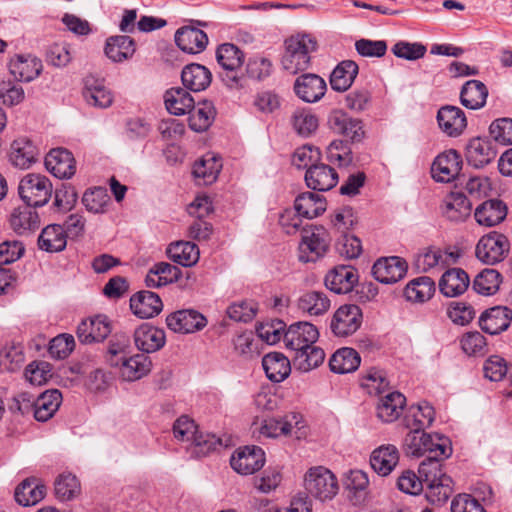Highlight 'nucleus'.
<instances>
[{
	"label": "nucleus",
	"instance_id": "nucleus-51",
	"mask_svg": "<svg viewBox=\"0 0 512 512\" xmlns=\"http://www.w3.org/2000/svg\"><path fill=\"white\" fill-rule=\"evenodd\" d=\"M434 291V281L430 277L422 276L406 285L404 296L410 302L423 303L431 298Z\"/></svg>",
	"mask_w": 512,
	"mask_h": 512
},
{
	"label": "nucleus",
	"instance_id": "nucleus-59",
	"mask_svg": "<svg viewBox=\"0 0 512 512\" xmlns=\"http://www.w3.org/2000/svg\"><path fill=\"white\" fill-rule=\"evenodd\" d=\"M445 458L427 455L419 465V477L423 483H433L443 477H449L441 469V461Z\"/></svg>",
	"mask_w": 512,
	"mask_h": 512
},
{
	"label": "nucleus",
	"instance_id": "nucleus-29",
	"mask_svg": "<svg viewBox=\"0 0 512 512\" xmlns=\"http://www.w3.org/2000/svg\"><path fill=\"white\" fill-rule=\"evenodd\" d=\"M42 62L32 56L17 55L10 60L9 71L18 81L30 82L37 78L42 71Z\"/></svg>",
	"mask_w": 512,
	"mask_h": 512
},
{
	"label": "nucleus",
	"instance_id": "nucleus-28",
	"mask_svg": "<svg viewBox=\"0 0 512 512\" xmlns=\"http://www.w3.org/2000/svg\"><path fill=\"white\" fill-rule=\"evenodd\" d=\"M181 80L185 88L199 92L209 87L212 81V74L204 65L191 63L182 69Z\"/></svg>",
	"mask_w": 512,
	"mask_h": 512
},
{
	"label": "nucleus",
	"instance_id": "nucleus-37",
	"mask_svg": "<svg viewBox=\"0 0 512 512\" xmlns=\"http://www.w3.org/2000/svg\"><path fill=\"white\" fill-rule=\"evenodd\" d=\"M295 211L304 218L312 219L326 210V200L314 192H304L294 202Z\"/></svg>",
	"mask_w": 512,
	"mask_h": 512
},
{
	"label": "nucleus",
	"instance_id": "nucleus-13",
	"mask_svg": "<svg viewBox=\"0 0 512 512\" xmlns=\"http://www.w3.org/2000/svg\"><path fill=\"white\" fill-rule=\"evenodd\" d=\"M495 142L489 138L477 137L469 141L466 147V160L475 168L490 164L497 156Z\"/></svg>",
	"mask_w": 512,
	"mask_h": 512
},
{
	"label": "nucleus",
	"instance_id": "nucleus-52",
	"mask_svg": "<svg viewBox=\"0 0 512 512\" xmlns=\"http://www.w3.org/2000/svg\"><path fill=\"white\" fill-rule=\"evenodd\" d=\"M330 307V300L324 292L308 291L298 299V308L310 315H322Z\"/></svg>",
	"mask_w": 512,
	"mask_h": 512
},
{
	"label": "nucleus",
	"instance_id": "nucleus-58",
	"mask_svg": "<svg viewBox=\"0 0 512 512\" xmlns=\"http://www.w3.org/2000/svg\"><path fill=\"white\" fill-rule=\"evenodd\" d=\"M292 125L297 134L308 137L318 128L317 117L308 109H297L292 115Z\"/></svg>",
	"mask_w": 512,
	"mask_h": 512
},
{
	"label": "nucleus",
	"instance_id": "nucleus-3",
	"mask_svg": "<svg viewBox=\"0 0 512 512\" xmlns=\"http://www.w3.org/2000/svg\"><path fill=\"white\" fill-rule=\"evenodd\" d=\"M52 192L53 186L50 179L41 174L25 175L18 186L20 198L30 207H41L47 204Z\"/></svg>",
	"mask_w": 512,
	"mask_h": 512
},
{
	"label": "nucleus",
	"instance_id": "nucleus-56",
	"mask_svg": "<svg viewBox=\"0 0 512 512\" xmlns=\"http://www.w3.org/2000/svg\"><path fill=\"white\" fill-rule=\"evenodd\" d=\"M130 340L125 334L114 335L108 345L106 361L112 367H118L120 361L129 354Z\"/></svg>",
	"mask_w": 512,
	"mask_h": 512
},
{
	"label": "nucleus",
	"instance_id": "nucleus-8",
	"mask_svg": "<svg viewBox=\"0 0 512 512\" xmlns=\"http://www.w3.org/2000/svg\"><path fill=\"white\" fill-rule=\"evenodd\" d=\"M319 338V331L309 322H297L291 324L283 335L285 347L290 352L309 348Z\"/></svg>",
	"mask_w": 512,
	"mask_h": 512
},
{
	"label": "nucleus",
	"instance_id": "nucleus-63",
	"mask_svg": "<svg viewBox=\"0 0 512 512\" xmlns=\"http://www.w3.org/2000/svg\"><path fill=\"white\" fill-rule=\"evenodd\" d=\"M427 48L422 43L399 41L392 47V53L398 57L409 61H415L423 58Z\"/></svg>",
	"mask_w": 512,
	"mask_h": 512
},
{
	"label": "nucleus",
	"instance_id": "nucleus-38",
	"mask_svg": "<svg viewBox=\"0 0 512 512\" xmlns=\"http://www.w3.org/2000/svg\"><path fill=\"white\" fill-rule=\"evenodd\" d=\"M488 89L486 85L479 80H469L462 86L460 92L461 104L468 108L477 110L486 104Z\"/></svg>",
	"mask_w": 512,
	"mask_h": 512
},
{
	"label": "nucleus",
	"instance_id": "nucleus-44",
	"mask_svg": "<svg viewBox=\"0 0 512 512\" xmlns=\"http://www.w3.org/2000/svg\"><path fill=\"white\" fill-rule=\"evenodd\" d=\"M406 398L400 392H391L380 399L377 405V416L383 422H393L402 413Z\"/></svg>",
	"mask_w": 512,
	"mask_h": 512
},
{
	"label": "nucleus",
	"instance_id": "nucleus-36",
	"mask_svg": "<svg viewBox=\"0 0 512 512\" xmlns=\"http://www.w3.org/2000/svg\"><path fill=\"white\" fill-rule=\"evenodd\" d=\"M165 106L173 115H184L190 113L195 105L194 98L190 93L181 87H173L166 91Z\"/></svg>",
	"mask_w": 512,
	"mask_h": 512
},
{
	"label": "nucleus",
	"instance_id": "nucleus-11",
	"mask_svg": "<svg viewBox=\"0 0 512 512\" xmlns=\"http://www.w3.org/2000/svg\"><path fill=\"white\" fill-rule=\"evenodd\" d=\"M406 272V261L397 256L380 258L372 267L373 277L382 284L396 283L405 276Z\"/></svg>",
	"mask_w": 512,
	"mask_h": 512
},
{
	"label": "nucleus",
	"instance_id": "nucleus-46",
	"mask_svg": "<svg viewBox=\"0 0 512 512\" xmlns=\"http://www.w3.org/2000/svg\"><path fill=\"white\" fill-rule=\"evenodd\" d=\"M216 109L209 100H203L189 113V127L196 132L206 131L214 122Z\"/></svg>",
	"mask_w": 512,
	"mask_h": 512
},
{
	"label": "nucleus",
	"instance_id": "nucleus-31",
	"mask_svg": "<svg viewBox=\"0 0 512 512\" xmlns=\"http://www.w3.org/2000/svg\"><path fill=\"white\" fill-rule=\"evenodd\" d=\"M469 282V276L463 269L452 268L440 278L439 289L446 297H456L467 290Z\"/></svg>",
	"mask_w": 512,
	"mask_h": 512
},
{
	"label": "nucleus",
	"instance_id": "nucleus-12",
	"mask_svg": "<svg viewBox=\"0 0 512 512\" xmlns=\"http://www.w3.org/2000/svg\"><path fill=\"white\" fill-rule=\"evenodd\" d=\"M166 324L174 332L188 334L203 329L207 319L196 310L184 309L169 314Z\"/></svg>",
	"mask_w": 512,
	"mask_h": 512
},
{
	"label": "nucleus",
	"instance_id": "nucleus-27",
	"mask_svg": "<svg viewBox=\"0 0 512 512\" xmlns=\"http://www.w3.org/2000/svg\"><path fill=\"white\" fill-rule=\"evenodd\" d=\"M83 97L94 107L107 108L112 104L113 97L102 79L90 75L84 79Z\"/></svg>",
	"mask_w": 512,
	"mask_h": 512
},
{
	"label": "nucleus",
	"instance_id": "nucleus-41",
	"mask_svg": "<svg viewBox=\"0 0 512 512\" xmlns=\"http://www.w3.org/2000/svg\"><path fill=\"white\" fill-rule=\"evenodd\" d=\"M344 488L348 491V497L354 505H361L367 497L369 485L368 476L361 470H351L343 482Z\"/></svg>",
	"mask_w": 512,
	"mask_h": 512
},
{
	"label": "nucleus",
	"instance_id": "nucleus-2",
	"mask_svg": "<svg viewBox=\"0 0 512 512\" xmlns=\"http://www.w3.org/2000/svg\"><path fill=\"white\" fill-rule=\"evenodd\" d=\"M216 58L223 68L221 79L230 90H240L246 86V79L241 71L244 53L232 43L221 44L216 51Z\"/></svg>",
	"mask_w": 512,
	"mask_h": 512
},
{
	"label": "nucleus",
	"instance_id": "nucleus-23",
	"mask_svg": "<svg viewBox=\"0 0 512 512\" xmlns=\"http://www.w3.org/2000/svg\"><path fill=\"white\" fill-rule=\"evenodd\" d=\"M134 341L139 350L145 353H153L165 345L166 336L163 329L145 323L135 330Z\"/></svg>",
	"mask_w": 512,
	"mask_h": 512
},
{
	"label": "nucleus",
	"instance_id": "nucleus-55",
	"mask_svg": "<svg viewBox=\"0 0 512 512\" xmlns=\"http://www.w3.org/2000/svg\"><path fill=\"white\" fill-rule=\"evenodd\" d=\"M502 281L501 274L495 269H484L473 282V289L482 295H492L499 289Z\"/></svg>",
	"mask_w": 512,
	"mask_h": 512
},
{
	"label": "nucleus",
	"instance_id": "nucleus-26",
	"mask_svg": "<svg viewBox=\"0 0 512 512\" xmlns=\"http://www.w3.org/2000/svg\"><path fill=\"white\" fill-rule=\"evenodd\" d=\"M507 215L506 204L499 199H490L480 204L474 213L478 224L492 227L501 223Z\"/></svg>",
	"mask_w": 512,
	"mask_h": 512
},
{
	"label": "nucleus",
	"instance_id": "nucleus-18",
	"mask_svg": "<svg viewBox=\"0 0 512 512\" xmlns=\"http://www.w3.org/2000/svg\"><path fill=\"white\" fill-rule=\"evenodd\" d=\"M326 89L324 79L312 73L299 76L294 84L296 95L308 103L319 101L324 96Z\"/></svg>",
	"mask_w": 512,
	"mask_h": 512
},
{
	"label": "nucleus",
	"instance_id": "nucleus-47",
	"mask_svg": "<svg viewBox=\"0 0 512 512\" xmlns=\"http://www.w3.org/2000/svg\"><path fill=\"white\" fill-rule=\"evenodd\" d=\"M361 362L358 352L349 347L337 350L329 360V366L332 372L345 374L355 371Z\"/></svg>",
	"mask_w": 512,
	"mask_h": 512
},
{
	"label": "nucleus",
	"instance_id": "nucleus-1",
	"mask_svg": "<svg viewBox=\"0 0 512 512\" xmlns=\"http://www.w3.org/2000/svg\"><path fill=\"white\" fill-rule=\"evenodd\" d=\"M285 52L281 59L284 70L291 74L305 71L311 62V53L318 48L317 40L309 34H297L284 42Z\"/></svg>",
	"mask_w": 512,
	"mask_h": 512
},
{
	"label": "nucleus",
	"instance_id": "nucleus-62",
	"mask_svg": "<svg viewBox=\"0 0 512 512\" xmlns=\"http://www.w3.org/2000/svg\"><path fill=\"white\" fill-rule=\"evenodd\" d=\"M109 201L110 197L107 194V190L102 187L88 190L82 197V203L86 209L92 213L104 212V208Z\"/></svg>",
	"mask_w": 512,
	"mask_h": 512
},
{
	"label": "nucleus",
	"instance_id": "nucleus-7",
	"mask_svg": "<svg viewBox=\"0 0 512 512\" xmlns=\"http://www.w3.org/2000/svg\"><path fill=\"white\" fill-rule=\"evenodd\" d=\"M328 246L329 241L323 227L303 228L299 259L302 262H314L326 253Z\"/></svg>",
	"mask_w": 512,
	"mask_h": 512
},
{
	"label": "nucleus",
	"instance_id": "nucleus-14",
	"mask_svg": "<svg viewBox=\"0 0 512 512\" xmlns=\"http://www.w3.org/2000/svg\"><path fill=\"white\" fill-rule=\"evenodd\" d=\"M462 167L461 156L456 150L446 151L436 157L432 164V176L437 182H450L457 177Z\"/></svg>",
	"mask_w": 512,
	"mask_h": 512
},
{
	"label": "nucleus",
	"instance_id": "nucleus-53",
	"mask_svg": "<svg viewBox=\"0 0 512 512\" xmlns=\"http://www.w3.org/2000/svg\"><path fill=\"white\" fill-rule=\"evenodd\" d=\"M10 223L16 233L23 234L25 231L37 229L39 227V218L33 207L26 205L14 209L11 214Z\"/></svg>",
	"mask_w": 512,
	"mask_h": 512
},
{
	"label": "nucleus",
	"instance_id": "nucleus-32",
	"mask_svg": "<svg viewBox=\"0 0 512 512\" xmlns=\"http://www.w3.org/2000/svg\"><path fill=\"white\" fill-rule=\"evenodd\" d=\"M399 461L398 449L391 444L382 445L375 449L370 456V465L373 470L381 475L387 476L395 468Z\"/></svg>",
	"mask_w": 512,
	"mask_h": 512
},
{
	"label": "nucleus",
	"instance_id": "nucleus-60",
	"mask_svg": "<svg viewBox=\"0 0 512 512\" xmlns=\"http://www.w3.org/2000/svg\"><path fill=\"white\" fill-rule=\"evenodd\" d=\"M80 483L76 476L68 473L60 475L55 481V495L61 501H68L80 493Z\"/></svg>",
	"mask_w": 512,
	"mask_h": 512
},
{
	"label": "nucleus",
	"instance_id": "nucleus-19",
	"mask_svg": "<svg viewBox=\"0 0 512 512\" xmlns=\"http://www.w3.org/2000/svg\"><path fill=\"white\" fill-rule=\"evenodd\" d=\"M357 281V270L347 265L334 267L325 277L326 287L337 294L350 292Z\"/></svg>",
	"mask_w": 512,
	"mask_h": 512
},
{
	"label": "nucleus",
	"instance_id": "nucleus-43",
	"mask_svg": "<svg viewBox=\"0 0 512 512\" xmlns=\"http://www.w3.org/2000/svg\"><path fill=\"white\" fill-rule=\"evenodd\" d=\"M121 376L126 381H135L148 374L151 361L144 354L128 355L120 361Z\"/></svg>",
	"mask_w": 512,
	"mask_h": 512
},
{
	"label": "nucleus",
	"instance_id": "nucleus-16",
	"mask_svg": "<svg viewBox=\"0 0 512 512\" xmlns=\"http://www.w3.org/2000/svg\"><path fill=\"white\" fill-rule=\"evenodd\" d=\"M512 321V310L506 306H495L484 311L479 318L480 328L496 335L507 330Z\"/></svg>",
	"mask_w": 512,
	"mask_h": 512
},
{
	"label": "nucleus",
	"instance_id": "nucleus-4",
	"mask_svg": "<svg viewBox=\"0 0 512 512\" xmlns=\"http://www.w3.org/2000/svg\"><path fill=\"white\" fill-rule=\"evenodd\" d=\"M304 486L311 496L322 502L333 499L339 489L335 475L323 466L313 467L307 471Z\"/></svg>",
	"mask_w": 512,
	"mask_h": 512
},
{
	"label": "nucleus",
	"instance_id": "nucleus-17",
	"mask_svg": "<svg viewBox=\"0 0 512 512\" xmlns=\"http://www.w3.org/2000/svg\"><path fill=\"white\" fill-rule=\"evenodd\" d=\"M305 182L313 190L328 191L338 183V174L334 168L319 161L306 170Z\"/></svg>",
	"mask_w": 512,
	"mask_h": 512
},
{
	"label": "nucleus",
	"instance_id": "nucleus-49",
	"mask_svg": "<svg viewBox=\"0 0 512 512\" xmlns=\"http://www.w3.org/2000/svg\"><path fill=\"white\" fill-rule=\"evenodd\" d=\"M222 169L221 159L213 153H207L193 166L195 178L202 179L203 184L208 185L216 181Z\"/></svg>",
	"mask_w": 512,
	"mask_h": 512
},
{
	"label": "nucleus",
	"instance_id": "nucleus-33",
	"mask_svg": "<svg viewBox=\"0 0 512 512\" xmlns=\"http://www.w3.org/2000/svg\"><path fill=\"white\" fill-rule=\"evenodd\" d=\"M38 154V149L30 139L20 137L12 142L9 157L14 166L26 169L37 160Z\"/></svg>",
	"mask_w": 512,
	"mask_h": 512
},
{
	"label": "nucleus",
	"instance_id": "nucleus-10",
	"mask_svg": "<svg viewBox=\"0 0 512 512\" xmlns=\"http://www.w3.org/2000/svg\"><path fill=\"white\" fill-rule=\"evenodd\" d=\"M264 462V451L257 446L239 448L230 460L231 467L243 475L253 474L260 470Z\"/></svg>",
	"mask_w": 512,
	"mask_h": 512
},
{
	"label": "nucleus",
	"instance_id": "nucleus-34",
	"mask_svg": "<svg viewBox=\"0 0 512 512\" xmlns=\"http://www.w3.org/2000/svg\"><path fill=\"white\" fill-rule=\"evenodd\" d=\"M262 366L267 378L275 383L285 380L291 372L288 357L280 352H270L262 358Z\"/></svg>",
	"mask_w": 512,
	"mask_h": 512
},
{
	"label": "nucleus",
	"instance_id": "nucleus-40",
	"mask_svg": "<svg viewBox=\"0 0 512 512\" xmlns=\"http://www.w3.org/2000/svg\"><path fill=\"white\" fill-rule=\"evenodd\" d=\"M359 71L357 63L353 60L340 62L332 71L330 76L331 88L335 91L344 92L354 82Z\"/></svg>",
	"mask_w": 512,
	"mask_h": 512
},
{
	"label": "nucleus",
	"instance_id": "nucleus-25",
	"mask_svg": "<svg viewBox=\"0 0 512 512\" xmlns=\"http://www.w3.org/2000/svg\"><path fill=\"white\" fill-rule=\"evenodd\" d=\"M175 42L183 52L197 54L205 50L208 36L198 28L185 26L176 31Z\"/></svg>",
	"mask_w": 512,
	"mask_h": 512
},
{
	"label": "nucleus",
	"instance_id": "nucleus-35",
	"mask_svg": "<svg viewBox=\"0 0 512 512\" xmlns=\"http://www.w3.org/2000/svg\"><path fill=\"white\" fill-rule=\"evenodd\" d=\"M106 56L114 62H122L131 58L136 51L135 41L127 35L111 36L105 44Z\"/></svg>",
	"mask_w": 512,
	"mask_h": 512
},
{
	"label": "nucleus",
	"instance_id": "nucleus-57",
	"mask_svg": "<svg viewBox=\"0 0 512 512\" xmlns=\"http://www.w3.org/2000/svg\"><path fill=\"white\" fill-rule=\"evenodd\" d=\"M452 479L451 477H443L433 483H426V499L434 505H441L445 503L452 494Z\"/></svg>",
	"mask_w": 512,
	"mask_h": 512
},
{
	"label": "nucleus",
	"instance_id": "nucleus-48",
	"mask_svg": "<svg viewBox=\"0 0 512 512\" xmlns=\"http://www.w3.org/2000/svg\"><path fill=\"white\" fill-rule=\"evenodd\" d=\"M46 493V488L38 484L35 478L22 481L15 489V500L22 506H31L41 501Z\"/></svg>",
	"mask_w": 512,
	"mask_h": 512
},
{
	"label": "nucleus",
	"instance_id": "nucleus-61",
	"mask_svg": "<svg viewBox=\"0 0 512 512\" xmlns=\"http://www.w3.org/2000/svg\"><path fill=\"white\" fill-rule=\"evenodd\" d=\"M220 445H222L221 439L215 435L198 432L191 442L190 450L193 456L202 457L214 451Z\"/></svg>",
	"mask_w": 512,
	"mask_h": 512
},
{
	"label": "nucleus",
	"instance_id": "nucleus-15",
	"mask_svg": "<svg viewBox=\"0 0 512 512\" xmlns=\"http://www.w3.org/2000/svg\"><path fill=\"white\" fill-rule=\"evenodd\" d=\"M46 169L59 179H69L76 172L73 154L65 148H54L45 157Z\"/></svg>",
	"mask_w": 512,
	"mask_h": 512
},
{
	"label": "nucleus",
	"instance_id": "nucleus-6",
	"mask_svg": "<svg viewBox=\"0 0 512 512\" xmlns=\"http://www.w3.org/2000/svg\"><path fill=\"white\" fill-rule=\"evenodd\" d=\"M362 310L355 304L340 306L334 313L330 328L335 336L347 337L354 334L361 326Z\"/></svg>",
	"mask_w": 512,
	"mask_h": 512
},
{
	"label": "nucleus",
	"instance_id": "nucleus-9",
	"mask_svg": "<svg viewBox=\"0 0 512 512\" xmlns=\"http://www.w3.org/2000/svg\"><path fill=\"white\" fill-rule=\"evenodd\" d=\"M328 125L336 134L352 143H359L365 136L362 121L352 118L343 110H334L328 117Z\"/></svg>",
	"mask_w": 512,
	"mask_h": 512
},
{
	"label": "nucleus",
	"instance_id": "nucleus-42",
	"mask_svg": "<svg viewBox=\"0 0 512 512\" xmlns=\"http://www.w3.org/2000/svg\"><path fill=\"white\" fill-rule=\"evenodd\" d=\"M61 402L62 394L59 390H46L36 397L34 418L41 422L49 420L59 409Z\"/></svg>",
	"mask_w": 512,
	"mask_h": 512
},
{
	"label": "nucleus",
	"instance_id": "nucleus-30",
	"mask_svg": "<svg viewBox=\"0 0 512 512\" xmlns=\"http://www.w3.org/2000/svg\"><path fill=\"white\" fill-rule=\"evenodd\" d=\"M472 202L460 192L450 193L443 201L442 214L450 221L460 222L470 216Z\"/></svg>",
	"mask_w": 512,
	"mask_h": 512
},
{
	"label": "nucleus",
	"instance_id": "nucleus-24",
	"mask_svg": "<svg viewBox=\"0 0 512 512\" xmlns=\"http://www.w3.org/2000/svg\"><path fill=\"white\" fill-rule=\"evenodd\" d=\"M132 312L142 319L158 315L163 308L161 298L151 291H139L130 298Z\"/></svg>",
	"mask_w": 512,
	"mask_h": 512
},
{
	"label": "nucleus",
	"instance_id": "nucleus-54",
	"mask_svg": "<svg viewBox=\"0 0 512 512\" xmlns=\"http://www.w3.org/2000/svg\"><path fill=\"white\" fill-rule=\"evenodd\" d=\"M434 408L427 402L419 403L417 406H412L408 414L405 416V426L407 428L424 429L429 427L434 421Z\"/></svg>",
	"mask_w": 512,
	"mask_h": 512
},
{
	"label": "nucleus",
	"instance_id": "nucleus-64",
	"mask_svg": "<svg viewBox=\"0 0 512 512\" xmlns=\"http://www.w3.org/2000/svg\"><path fill=\"white\" fill-rule=\"evenodd\" d=\"M321 159V152L312 145H303L296 149L292 157V163L299 169L312 167Z\"/></svg>",
	"mask_w": 512,
	"mask_h": 512
},
{
	"label": "nucleus",
	"instance_id": "nucleus-45",
	"mask_svg": "<svg viewBox=\"0 0 512 512\" xmlns=\"http://www.w3.org/2000/svg\"><path fill=\"white\" fill-rule=\"evenodd\" d=\"M166 252L173 262L184 267H191L199 260V248L192 242L178 241L172 243L168 246Z\"/></svg>",
	"mask_w": 512,
	"mask_h": 512
},
{
	"label": "nucleus",
	"instance_id": "nucleus-22",
	"mask_svg": "<svg viewBox=\"0 0 512 512\" xmlns=\"http://www.w3.org/2000/svg\"><path fill=\"white\" fill-rule=\"evenodd\" d=\"M440 129L450 137H457L467 126L465 113L456 106L446 105L437 112Z\"/></svg>",
	"mask_w": 512,
	"mask_h": 512
},
{
	"label": "nucleus",
	"instance_id": "nucleus-50",
	"mask_svg": "<svg viewBox=\"0 0 512 512\" xmlns=\"http://www.w3.org/2000/svg\"><path fill=\"white\" fill-rule=\"evenodd\" d=\"M292 362L294 367L302 372H309L320 366L325 359V352L315 345L309 348L293 352Z\"/></svg>",
	"mask_w": 512,
	"mask_h": 512
},
{
	"label": "nucleus",
	"instance_id": "nucleus-5",
	"mask_svg": "<svg viewBox=\"0 0 512 512\" xmlns=\"http://www.w3.org/2000/svg\"><path fill=\"white\" fill-rule=\"evenodd\" d=\"M509 251V241L503 234L491 232L479 240L475 254L485 264L493 265L502 261Z\"/></svg>",
	"mask_w": 512,
	"mask_h": 512
},
{
	"label": "nucleus",
	"instance_id": "nucleus-20",
	"mask_svg": "<svg viewBox=\"0 0 512 512\" xmlns=\"http://www.w3.org/2000/svg\"><path fill=\"white\" fill-rule=\"evenodd\" d=\"M111 333V326L105 316L83 320L77 327L78 340L83 344L103 341Z\"/></svg>",
	"mask_w": 512,
	"mask_h": 512
},
{
	"label": "nucleus",
	"instance_id": "nucleus-21",
	"mask_svg": "<svg viewBox=\"0 0 512 512\" xmlns=\"http://www.w3.org/2000/svg\"><path fill=\"white\" fill-rule=\"evenodd\" d=\"M301 416L297 413H290L280 418H267L264 419L261 425L258 427L257 423H253V433L256 430L259 431L260 435L268 438H276L280 435H289L293 426L300 424Z\"/></svg>",
	"mask_w": 512,
	"mask_h": 512
},
{
	"label": "nucleus",
	"instance_id": "nucleus-39",
	"mask_svg": "<svg viewBox=\"0 0 512 512\" xmlns=\"http://www.w3.org/2000/svg\"><path fill=\"white\" fill-rule=\"evenodd\" d=\"M67 238L62 225L51 224L42 230L38 238V245L41 250L46 252H60L66 248Z\"/></svg>",
	"mask_w": 512,
	"mask_h": 512
}]
</instances>
